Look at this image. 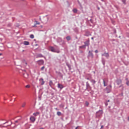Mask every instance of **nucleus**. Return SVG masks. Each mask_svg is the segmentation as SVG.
Wrapping results in <instances>:
<instances>
[{
  "mask_svg": "<svg viewBox=\"0 0 129 129\" xmlns=\"http://www.w3.org/2000/svg\"><path fill=\"white\" fill-rule=\"evenodd\" d=\"M86 36H88V35H86Z\"/></svg>",
  "mask_w": 129,
  "mask_h": 129,
  "instance_id": "680f3d73",
  "label": "nucleus"
},
{
  "mask_svg": "<svg viewBox=\"0 0 129 129\" xmlns=\"http://www.w3.org/2000/svg\"><path fill=\"white\" fill-rule=\"evenodd\" d=\"M105 106H107V105H108V103H107V102H106L105 103Z\"/></svg>",
  "mask_w": 129,
  "mask_h": 129,
  "instance_id": "4c0bfd02",
  "label": "nucleus"
},
{
  "mask_svg": "<svg viewBox=\"0 0 129 129\" xmlns=\"http://www.w3.org/2000/svg\"><path fill=\"white\" fill-rule=\"evenodd\" d=\"M49 85L50 87H52V86L54 85V83H53V81H52V80L49 81Z\"/></svg>",
  "mask_w": 129,
  "mask_h": 129,
  "instance_id": "a211bd4d",
  "label": "nucleus"
},
{
  "mask_svg": "<svg viewBox=\"0 0 129 129\" xmlns=\"http://www.w3.org/2000/svg\"><path fill=\"white\" fill-rule=\"evenodd\" d=\"M114 32L115 33H116V30H114Z\"/></svg>",
  "mask_w": 129,
  "mask_h": 129,
  "instance_id": "603ef678",
  "label": "nucleus"
},
{
  "mask_svg": "<svg viewBox=\"0 0 129 129\" xmlns=\"http://www.w3.org/2000/svg\"><path fill=\"white\" fill-rule=\"evenodd\" d=\"M44 20H45V21H43L44 24H46V23H48V21H49V18H44Z\"/></svg>",
  "mask_w": 129,
  "mask_h": 129,
  "instance_id": "b1692460",
  "label": "nucleus"
},
{
  "mask_svg": "<svg viewBox=\"0 0 129 129\" xmlns=\"http://www.w3.org/2000/svg\"><path fill=\"white\" fill-rule=\"evenodd\" d=\"M38 65H43L44 64V60L40 59L37 61Z\"/></svg>",
  "mask_w": 129,
  "mask_h": 129,
  "instance_id": "6e6552de",
  "label": "nucleus"
},
{
  "mask_svg": "<svg viewBox=\"0 0 129 129\" xmlns=\"http://www.w3.org/2000/svg\"><path fill=\"white\" fill-rule=\"evenodd\" d=\"M66 39L67 41H70V40H71V37H70V36H68L66 37Z\"/></svg>",
  "mask_w": 129,
  "mask_h": 129,
  "instance_id": "393cba45",
  "label": "nucleus"
},
{
  "mask_svg": "<svg viewBox=\"0 0 129 129\" xmlns=\"http://www.w3.org/2000/svg\"><path fill=\"white\" fill-rule=\"evenodd\" d=\"M2 55H3L2 53H0V56H2Z\"/></svg>",
  "mask_w": 129,
  "mask_h": 129,
  "instance_id": "6e6d98bb",
  "label": "nucleus"
},
{
  "mask_svg": "<svg viewBox=\"0 0 129 129\" xmlns=\"http://www.w3.org/2000/svg\"><path fill=\"white\" fill-rule=\"evenodd\" d=\"M90 21L91 22V21H92V19H90Z\"/></svg>",
  "mask_w": 129,
  "mask_h": 129,
  "instance_id": "bf43d9fd",
  "label": "nucleus"
},
{
  "mask_svg": "<svg viewBox=\"0 0 129 129\" xmlns=\"http://www.w3.org/2000/svg\"><path fill=\"white\" fill-rule=\"evenodd\" d=\"M30 119L31 121H32V122H35V121H36V118H35V117L33 116L30 117Z\"/></svg>",
  "mask_w": 129,
  "mask_h": 129,
  "instance_id": "1a4fd4ad",
  "label": "nucleus"
},
{
  "mask_svg": "<svg viewBox=\"0 0 129 129\" xmlns=\"http://www.w3.org/2000/svg\"><path fill=\"white\" fill-rule=\"evenodd\" d=\"M88 88H91L90 85L88 82H86V89H88Z\"/></svg>",
  "mask_w": 129,
  "mask_h": 129,
  "instance_id": "2eb2a0df",
  "label": "nucleus"
},
{
  "mask_svg": "<svg viewBox=\"0 0 129 129\" xmlns=\"http://www.w3.org/2000/svg\"><path fill=\"white\" fill-rule=\"evenodd\" d=\"M0 41H3V39L2 38H0Z\"/></svg>",
  "mask_w": 129,
  "mask_h": 129,
  "instance_id": "3c124183",
  "label": "nucleus"
},
{
  "mask_svg": "<svg viewBox=\"0 0 129 129\" xmlns=\"http://www.w3.org/2000/svg\"><path fill=\"white\" fill-rule=\"evenodd\" d=\"M80 49H86V46L85 45L80 46H79Z\"/></svg>",
  "mask_w": 129,
  "mask_h": 129,
  "instance_id": "4be33fe9",
  "label": "nucleus"
},
{
  "mask_svg": "<svg viewBox=\"0 0 129 129\" xmlns=\"http://www.w3.org/2000/svg\"><path fill=\"white\" fill-rule=\"evenodd\" d=\"M126 84L127 86H129V81H127V82H126Z\"/></svg>",
  "mask_w": 129,
  "mask_h": 129,
  "instance_id": "c9c22d12",
  "label": "nucleus"
},
{
  "mask_svg": "<svg viewBox=\"0 0 129 129\" xmlns=\"http://www.w3.org/2000/svg\"><path fill=\"white\" fill-rule=\"evenodd\" d=\"M122 82V81H121V79H118L116 81V83L117 85H119V84H121Z\"/></svg>",
  "mask_w": 129,
  "mask_h": 129,
  "instance_id": "9d476101",
  "label": "nucleus"
},
{
  "mask_svg": "<svg viewBox=\"0 0 129 129\" xmlns=\"http://www.w3.org/2000/svg\"><path fill=\"white\" fill-rule=\"evenodd\" d=\"M39 84L40 85H44V84H45V81H44V79L42 78L39 79Z\"/></svg>",
  "mask_w": 129,
  "mask_h": 129,
  "instance_id": "39448f33",
  "label": "nucleus"
},
{
  "mask_svg": "<svg viewBox=\"0 0 129 129\" xmlns=\"http://www.w3.org/2000/svg\"><path fill=\"white\" fill-rule=\"evenodd\" d=\"M44 69H45V66H43L41 68V71H44Z\"/></svg>",
  "mask_w": 129,
  "mask_h": 129,
  "instance_id": "473e14b6",
  "label": "nucleus"
},
{
  "mask_svg": "<svg viewBox=\"0 0 129 129\" xmlns=\"http://www.w3.org/2000/svg\"><path fill=\"white\" fill-rule=\"evenodd\" d=\"M59 43H62V45H64V44H65V41H64V40H62V38H59Z\"/></svg>",
  "mask_w": 129,
  "mask_h": 129,
  "instance_id": "f3484780",
  "label": "nucleus"
},
{
  "mask_svg": "<svg viewBox=\"0 0 129 129\" xmlns=\"http://www.w3.org/2000/svg\"><path fill=\"white\" fill-rule=\"evenodd\" d=\"M87 58L88 59H93V58H94V55L93 54V53H92L91 51H89Z\"/></svg>",
  "mask_w": 129,
  "mask_h": 129,
  "instance_id": "f03ea898",
  "label": "nucleus"
},
{
  "mask_svg": "<svg viewBox=\"0 0 129 129\" xmlns=\"http://www.w3.org/2000/svg\"><path fill=\"white\" fill-rule=\"evenodd\" d=\"M6 123H8V122H6L5 123H4L3 124H6Z\"/></svg>",
  "mask_w": 129,
  "mask_h": 129,
  "instance_id": "09e8293b",
  "label": "nucleus"
},
{
  "mask_svg": "<svg viewBox=\"0 0 129 129\" xmlns=\"http://www.w3.org/2000/svg\"><path fill=\"white\" fill-rule=\"evenodd\" d=\"M93 39H94L93 37H92V38H91V39H92V40H93Z\"/></svg>",
  "mask_w": 129,
  "mask_h": 129,
  "instance_id": "4d7b16f0",
  "label": "nucleus"
},
{
  "mask_svg": "<svg viewBox=\"0 0 129 129\" xmlns=\"http://www.w3.org/2000/svg\"><path fill=\"white\" fill-rule=\"evenodd\" d=\"M34 41H36V39H34Z\"/></svg>",
  "mask_w": 129,
  "mask_h": 129,
  "instance_id": "e2e57ef3",
  "label": "nucleus"
},
{
  "mask_svg": "<svg viewBox=\"0 0 129 129\" xmlns=\"http://www.w3.org/2000/svg\"><path fill=\"white\" fill-rule=\"evenodd\" d=\"M101 62H102L103 66H105L106 60H105V59H104V58L102 57V58H101Z\"/></svg>",
  "mask_w": 129,
  "mask_h": 129,
  "instance_id": "ddd939ff",
  "label": "nucleus"
},
{
  "mask_svg": "<svg viewBox=\"0 0 129 129\" xmlns=\"http://www.w3.org/2000/svg\"><path fill=\"white\" fill-rule=\"evenodd\" d=\"M110 100H108L106 101V102H107H107H110Z\"/></svg>",
  "mask_w": 129,
  "mask_h": 129,
  "instance_id": "49530a36",
  "label": "nucleus"
},
{
  "mask_svg": "<svg viewBox=\"0 0 129 129\" xmlns=\"http://www.w3.org/2000/svg\"><path fill=\"white\" fill-rule=\"evenodd\" d=\"M36 57L37 58H42L43 57H44V55L42 54H37Z\"/></svg>",
  "mask_w": 129,
  "mask_h": 129,
  "instance_id": "6ab92c4d",
  "label": "nucleus"
},
{
  "mask_svg": "<svg viewBox=\"0 0 129 129\" xmlns=\"http://www.w3.org/2000/svg\"><path fill=\"white\" fill-rule=\"evenodd\" d=\"M85 104L87 106H88V105H89V102H88V101H86Z\"/></svg>",
  "mask_w": 129,
  "mask_h": 129,
  "instance_id": "2f4dec72",
  "label": "nucleus"
},
{
  "mask_svg": "<svg viewBox=\"0 0 129 129\" xmlns=\"http://www.w3.org/2000/svg\"><path fill=\"white\" fill-rule=\"evenodd\" d=\"M25 64L27 65V62H25Z\"/></svg>",
  "mask_w": 129,
  "mask_h": 129,
  "instance_id": "052dcab7",
  "label": "nucleus"
},
{
  "mask_svg": "<svg viewBox=\"0 0 129 129\" xmlns=\"http://www.w3.org/2000/svg\"><path fill=\"white\" fill-rule=\"evenodd\" d=\"M30 38L31 39H34V34H31V35H30Z\"/></svg>",
  "mask_w": 129,
  "mask_h": 129,
  "instance_id": "c85d7f7f",
  "label": "nucleus"
},
{
  "mask_svg": "<svg viewBox=\"0 0 129 129\" xmlns=\"http://www.w3.org/2000/svg\"><path fill=\"white\" fill-rule=\"evenodd\" d=\"M95 53H98V50L97 49L95 50Z\"/></svg>",
  "mask_w": 129,
  "mask_h": 129,
  "instance_id": "58836bf2",
  "label": "nucleus"
},
{
  "mask_svg": "<svg viewBox=\"0 0 129 129\" xmlns=\"http://www.w3.org/2000/svg\"><path fill=\"white\" fill-rule=\"evenodd\" d=\"M102 113L103 112H102V110H99L98 111L96 112V117H99L102 115Z\"/></svg>",
  "mask_w": 129,
  "mask_h": 129,
  "instance_id": "7ed1b4c3",
  "label": "nucleus"
},
{
  "mask_svg": "<svg viewBox=\"0 0 129 129\" xmlns=\"http://www.w3.org/2000/svg\"><path fill=\"white\" fill-rule=\"evenodd\" d=\"M36 25H40V23L36 22Z\"/></svg>",
  "mask_w": 129,
  "mask_h": 129,
  "instance_id": "ea45409f",
  "label": "nucleus"
},
{
  "mask_svg": "<svg viewBox=\"0 0 129 129\" xmlns=\"http://www.w3.org/2000/svg\"><path fill=\"white\" fill-rule=\"evenodd\" d=\"M73 13H74L75 14H76V13H77V12H78V10H77V9H74L73 10Z\"/></svg>",
  "mask_w": 129,
  "mask_h": 129,
  "instance_id": "bb28decb",
  "label": "nucleus"
},
{
  "mask_svg": "<svg viewBox=\"0 0 129 129\" xmlns=\"http://www.w3.org/2000/svg\"><path fill=\"white\" fill-rule=\"evenodd\" d=\"M25 106H26V102H24L22 105V107H25Z\"/></svg>",
  "mask_w": 129,
  "mask_h": 129,
  "instance_id": "7c9ffc66",
  "label": "nucleus"
},
{
  "mask_svg": "<svg viewBox=\"0 0 129 129\" xmlns=\"http://www.w3.org/2000/svg\"><path fill=\"white\" fill-rule=\"evenodd\" d=\"M97 9H98V11H99V10H100V8H99V7H97Z\"/></svg>",
  "mask_w": 129,
  "mask_h": 129,
  "instance_id": "de8ad7c7",
  "label": "nucleus"
},
{
  "mask_svg": "<svg viewBox=\"0 0 129 129\" xmlns=\"http://www.w3.org/2000/svg\"><path fill=\"white\" fill-rule=\"evenodd\" d=\"M103 127H104V126H103V125H101V128H100V129H101V128H103Z\"/></svg>",
  "mask_w": 129,
  "mask_h": 129,
  "instance_id": "c03bdc74",
  "label": "nucleus"
},
{
  "mask_svg": "<svg viewBox=\"0 0 129 129\" xmlns=\"http://www.w3.org/2000/svg\"><path fill=\"white\" fill-rule=\"evenodd\" d=\"M15 122H16V123H18V122H19V120H17L15 121Z\"/></svg>",
  "mask_w": 129,
  "mask_h": 129,
  "instance_id": "a18cd8bd",
  "label": "nucleus"
},
{
  "mask_svg": "<svg viewBox=\"0 0 129 129\" xmlns=\"http://www.w3.org/2000/svg\"><path fill=\"white\" fill-rule=\"evenodd\" d=\"M35 46H38V44H36L35 45Z\"/></svg>",
  "mask_w": 129,
  "mask_h": 129,
  "instance_id": "8fccbe9b",
  "label": "nucleus"
},
{
  "mask_svg": "<svg viewBox=\"0 0 129 129\" xmlns=\"http://www.w3.org/2000/svg\"><path fill=\"white\" fill-rule=\"evenodd\" d=\"M67 66L68 67L69 70H71V66L70 64L67 63Z\"/></svg>",
  "mask_w": 129,
  "mask_h": 129,
  "instance_id": "a878e982",
  "label": "nucleus"
},
{
  "mask_svg": "<svg viewBox=\"0 0 129 129\" xmlns=\"http://www.w3.org/2000/svg\"><path fill=\"white\" fill-rule=\"evenodd\" d=\"M120 95H121V96H123V93H121Z\"/></svg>",
  "mask_w": 129,
  "mask_h": 129,
  "instance_id": "37998d69",
  "label": "nucleus"
},
{
  "mask_svg": "<svg viewBox=\"0 0 129 129\" xmlns=\"http://www.w3.org/2000/svg\"><path fill=\"white\" fill-rule=\"evenodd\" d=\"M89 52H91V53H93L92 52H93V50H89Z\"/></svg>",
  "mask_w": 129,
  "mask_h": 129,
  "instance_id": "a19ab883",
  "label": "nucleus"
},
{
  "mask_svg": "<svg viewBox=\"0 0 129 129\" xmlns=\"http://www.w3.org/2000/svg\"><path fill=\"white\" fill-rule=\"evenodd\" d=\"M103 82L104 84V86H107V82H105V80H104V79H103Z\"/></svg>",
  "mask_w": 129,
  "mask_h": 129,
  "instance_id": "aec40b11",
  "label": "nucleus"
},
{
  "mask_svg": "<svg viewBox=\"0 0 129 129\" xmlns=\"http://www.w3.org/2000/svg\"><path fill=\"white\" fill-rule=\"evenodd\" d=\"M125 80H126V82H127V81H129V80H128V78H126V79H125Z\"/></svg>",
  "mask_w": 129,
  "mask_h": 129,
  "instance_id": "79ce46f5",
  "label": "nucleus"
},
{
  "mask_svg": "<svg viewBox=\"0 0 129 129\" xmlns=\"http://www.w3.org/2000/svg\"><path fill=\"white\" fill-rule=\"evenodd\" d=\"M33 115L34 116H37V115H39L40 114V112H35V113H33Z\"/></svg>",
  "mask_w": 129,
  "mask_h": 129,
  "instance_id": "412c9836",
  "label": "nucleus"
},
{
  "mask_svg": "<svg viewBox=\"0 0 129 129\" xmlns=\"http://www.w3.org/2000/svg\"><path fill=\"white\" fill-rule=\"evenodd\" d=\"M90 82H91L92 85H94V84H95V83H96V81H95V80L92 78L90 79Z\"/></svg>",
  "mask_w": 129,
  "mask_h": 129,
  "instance_id": "f8f14e48",
  "label": "nucleus"
},
{
  "mask_svg": "<svg viewBox=\"0 0 129 129\" xmlns=\"http://www.w3.org/2000/svg\"><path fill=\"white\" fill-rule=\"evenodd\" d=\"M81 53H83V51H81Z\"/></svg>",
  "mask_w": 129,
  "mask_h": 129,
  "instance_id": "5fc2aeb1",
  "label": "nucleus"
},
{
  "mask_svg": "<svg viewBox=\"0 0 129 129\" xmlns=\"http://www.w3.org/2000/svg\"><path fill=\"white\" fill-rule=\"evenodd\" d=\"M25 87H26V88H30V85H26V86H25Z\"/></svg>",
  "mask_w": 129,
  "mask_h": 129,
  "instance_id": "f704fd0d",
  "label": "nucleus"
},
{
  "mask_svg": "<svg viewBox=\"0 0 129 129\" xmlns=\"http://www.w3.org/2000/svg\"><path fill=\"white\" fill-rule=\"evenodd\" d=\"M121 86H122V85H120L119 87V88H120V87H121Z\"/></svg>",
  "mask_w": 129,
  "mask_h": 129,
  "instance_id": "864d4df0",
  "label": "nucleus"
},
{
  "mask_svg": "<svg viewBox=\"0 0 129 129\" xmlns=\"http://www.w3.org/2000/svg\"><path fill=\"white\" fill-rule=\"evenodd\" d=\"M61 114H62V113H61V112H60V111H58V112H57V115L58 116H60V115H61Z\"/></svg>",
  "mask_w": 129,
  "mask_h": 129,
  "instance_id": "cd10ccee",
  "label": "nucleus"
},
{
  "mask_svg": "<svg viewBox=\"0 0 129 129\" xmlns=\"http://www.w3.org/2000/svg\"><path fill=\"white\" fill-rule=\"evenodd\" d=\"M23 44L25 45V46H29V45H30V42L29 41H25L23 42Z\"/></svg>",
  "mask_w": 129,
  "mask_h": 129,
  "instance_id": "dca6fc26",
  "label": "nucleus"
},
{
  "mask_svg": "<svg viewBox=\"0 0 129 129\" xmlns=\"http://www.w3.org/2000/svg\"><path fill=\"white\" fill-rule=\"evenodd\" d=\"M74 32H75V33H78V30H77V28H75L74 29Z\"/></svg>",
  "mask_w": 129,
  "mask_h": 129,
  "instance_id": "c756f323",
  "label": "nucleus"
},
{
  "mask_svg": "<svg viewBox=\"0 0 129 129\" xmlns=\"http://www.w3.org/2000/svg\"><path fill=\"white\" fill-rule=\"evenodd\" d=\"M23 76L25 78H28V77H29V74L27 73L24 74H23Z\"/></svg>",
  "mask_w": 129,
  "mask_h": 129,
  "instance_id": "5701e85b",
  "label": "nucleus"
},
{
  "mask_svg": "<svg viewBox=\"0 0 129 129\" xmlns=\"http://www.w3.org/2000/svg\"><path fill=\"white\" fill-rule=\"evenodd\" d=\"M57 87L58 88H60V89H63V88H64V86L61 84H58Z\"/></svg>",
  "mask_w": 129,
  "mask_h": 129,
  "instance_id": "4468645a",
  "label": "nucleus"
},
{
  "mask_svg": "<svg viewBox=\"0 0 129 129\" xmlns=\"http://www.w3.org/2000/svg\"><path fill=\"white\" fill-rule=\"evenodd\" d=\"M84 45L86 47H89V45H90V43L89 42V40H87L84 42Z\"/></svg>",
  "mask_w": 129,
  "mask_h": 129,
  "instance_id": "0eeeda50",
  "label": "nucleus"
},
{
  "mask_svg": "<svg viewBox=\"0 0 129 129\" xmlns=\"http://www.w3.org/2000/svg\"><path fill=\"white\" fill-rule=\"evenodd\" d=\"M102 2H104V0H101Z\"/></svg>",
  "mask_w": 129,
  "mask_h": 129,
  "instance_id": "13d9d810",
  "label": "nucleus"
},
{
  "mask_svg": "<svg viewBox=\"0 0 129 129\" xmlns=\"http://www.w3.org/2000/svg\"><path fill=\"white\" fill-rule=\"evenodd\" d=\"M85 79L87 80H90L92 78V76L90 74H87L85 76Z\"/></svg>",
  "mask_w": 129,
  "mask_h": 129,
  "instance_id": "20e7f679",
  "label": "nucleus"
},
{
  "mask_svg": "<svg viewBox=\"0 0 129 129\" xmlns=\"http://www.w3.org/2000/svg\"><path fill=\"white\" fill-rule=\"evenodd\" d=\"M112 88V86L111 85H109V86H107L104 89V91L105 93H110L111 92V89Z\"/></svg>",
  "mask_w": 129,
  "mask_h": 129,
  "instance_id": "f257e3e1",
  "label": "nucleus"
},
{
  "mask_svg": "<svg viewBox=\"0 0 129 129\" xmlns=\"http://www.w3.org/2000/svg\"><path fill=\"white\" fill-rule=\"evenodd\" d=\"M49 49L51 52H53L54 53L56 52V49H55V48L53 46H50Z\"/></svg>",
  "mask_w": 129,
  "mask_h": 129,
  "instance_id": "9b49d317",
  "label": "nucleus"
},
{
  "mask_svg": "<svg viewBox=\"0 0 129 129\" xmlns=\"http://www.w3.org/2000/svg\"><path fill=\"white\" fill-rule=\"evenodd\" d=\"M122 2L124 5H125V0H122Z\"/></svg>",
  "mask_w": 129,
  "mask_h": 129,
  "instance_id": "e433bc0d",
  "label": "nucleus"
},
{
  "mask_svg": "<svg viewBox=\"0 0 129 129\" xmlns=\"http://www.w3.org/2000/svg\"><path fill=\"white\" fill-rule=\"evenodd\" d=\"M102 56H104V57H106L107 59H108V58H109V53L108 52H104L102 54Z\"/></svg>",
  "mask_w": 129,
  "mask_h": 129,
  "instance_id": "423d86ee",
  "label": "nucleus"
},
{
  "mask_svg": "<svg viewBox=\"0 0 129 129\" xmlns=\"http://www.w3.org/2000/svg\"><path fill=\"white\" fill-rule=\"evenodd\" d=\"M54 53H60V50H55V51H54Z\"/></svg>",
  "mask_w": 129,
  "mask_h": 129,
  "instance_id": "72a5a7b5",
  "label": "nucleus"
}]
</instances>
